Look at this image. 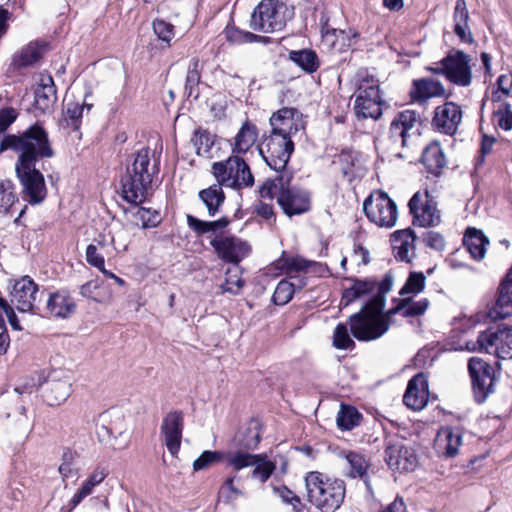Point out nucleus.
<instances>
[{
  "instance_id": "nucleus-40",
  "label": "nucleus",
  "mask_w": 512,
  "mask_h": 512,
  "mask_svg": "<svg viewBox=\"0 0 512 512\" xmlns=\"http://www.w3.org/2000/svg\"><path fill=\"white\" fill-rule=\"evenodd\" d=\"M222 186L217 182L199 192V197L206 205L210 216H214L218 212L219 207L224 203L225 195Z\"/></svg>"
},
{
  "instance_id": "nucleus-33",
  "label": "nucleus",
  "mask_w": 512,
  "mask_h": 512,
  "mask_svg": "<svg viewBox=\"0 0 512 512\" xmlns=\"http://www.w3.org/2000/svg\"><path fill=\"white\" fill-rule=\"evenodd\" d=\"M378 292L385 294V291L377 283L372 281H356L343 292L340 305L346 307L356 299L365 296H370L369 299H371Z\"/></svg>"
},
{
  "instance_id": "nucleus-44",
  "label": "nucleus",
  "mask_w": 512,
  "mask_h": 512,
  "mask_svg": "<svg viewBox=\"0 0 512 512\" xmlns=\"http://www.w3.org/2000/svg\"><path fill=\"white\" fill-rule=\"evenodd\" d=\"M332 344L339 350H352L355 347V342L351 338L346 324H338L333 332Z\"/></svg>"
},
{
  "instance_id": "nucleus-63",
  "label": "nucleus",
  "mask_w": 512,
  "mask_h": 512,
  "mask_svg": "<svg viewBox=\"0 0 512 512\" xmlns=\"http://www.w3.org/2000/svg\"><path fill=\"white\" fill-rule=\"evenodd\" d=\"M423 241L428 247L438 251L443 250L445 247V240L438 232L429 231L425 233Z\"/></svg>"
},
{
  "instance_id": "nucleus-5",
  "label": "nucleus",
  "mask_w": 512,
  "mask_h": 512,
  "mask_svg": "<svg viewBox=\"0 0 512 512\" xmlns=\"http://www.w3.org/2000/svg\"><path fill=\"white\" fill-rule=\"evenodd\" d=\"M305 485L309 502L322 512H334L344 501L346 489L343 480L312 471L306 475Z\"/></svg>"
},
{
  "instance_id": "nucleus-41",
  "label": "nucleus",
  "mask_w": 512,
  "mask_h": 512,
  "mask_svg": "<svg viewBox=\"0 0 512 512\" xmlns=\"http://www.w3.org/2000/svg\"><path fill=\"white\" fill-rule=\"evenodd\" d=\"M103 289V282L95 279L83 284L80 288V294L97 303H107L112 299V294L110 291H103Z\"/></svg>"
},
{
  "instance_id": "nucleus-54",
  "label": "nucleus",
  "mask_w": 512,
  "mask_h": 512,
  "mask_svg": "<svg viewBox=\"0 0 512 512\" xmlns=\"http://www.w3.org/2000/svg\"><path fill=\"white\" fill-rule=\"evenodd\" d=\"M65 107V120L67 121V125L77 129L79 126V120L83 115L85 105L75 101L67 100Z\"/></svg>"
},
{
  "instance_id": "nucleus-27",
  "label": "nucleus",
  "mask_w": 512,
  "mask_h": 512,
  "mask_svg": "<svg viewBox=\"0 0 512 512\" xmlns=\"http://www.w3.org/2000/svg\"><path fill=\"white\" fill-rule=\"evenodd\" d=\"M415 235L410 229L395 231L391 235V244L395 257L404 262H410L415 254Z\"/></svg>"
},
{
  "instance_id": "nucleus-60",
  "label": "nucleus",
  "mask_w": 512,
  "mask_h": 512,
  "mask_svg": "<svg viewBox=\"0 0 512 512\" xmlns=\"http://www.w3.org/2000/svg\"><path fill=\"white\" fill-rule=\"evenodd\" d=\"M106 255L107 254L104 252L98 250L96 244H89L86 248V261L97 269H103Z\"/></svg>"
},
{
  "instance_id": "nucleus-29",
  "label": "nucleus",
  "mask_w": 512,
  "mask_h": 512,
  "mask_svg": "<svg viewBox=\"0 0 512 512\" xmlns=\"http://www.w3.org/2000/svg\"><path fill=\"white\" fill-rule=\"evenodd\" d=\"M339 456L345 461L348 467L346 476L351 478L359 477L363 479L367 488L370 490L371 486L367 480V472L370 467V463L366 457L354 451H342Z\"/></svg>"
},
{
  "instance_id": "nucleus-62",
  "label": "nucleus",
  "mask_w": 512,
  "mask_h": 512,
  "mask_svg": "<svg viewBox=\"0 0 512 512\" xmlns=\"http://www.w3.org/2000/svg\"><path fill=\"white\" fill-rule=\"evenodd\" d=\"M17 116V111L12 107H5L0 110V134L7 130Z\"/></svg>"
},
{
  "instance_id": "nucleus-52",
  "label": "nucleus",
  "mask_w": 512,
  "mask_h": 512,
  "mask_svg": "<svg viewBox=\"0 0 512 512\" xmlns=\"http://www.w3.org/2000/svg\"><path fill=\"white\" fill-rule=\"evenodd\" d=\"M293 294V284L289 280H281L275 288L272 299L276 305H285L292 299Z\"/></svg>"
},
{
  "instance_id": "nucleus-7",
  "label": "nucleus",
  "mask_w": 512,
  "mask_h": 512,
  "mask_svg": "<svg viewBox=\"0 0 512 512\" xmlns=\"http://www.w3.org/2000/svg\"><path fill=\"white\" fill-rule=\"evenodd\" d=\"M211 172L216 181L227 188L240 190L252 187L254 177L249 165L238 155H232L224 161L214 162Z\"/></svg>"
},
{
  "instance_id": "nucleus-8",
  "label": "nucleus",
  "mask_w": 512,
  "mask_h": 512,
  "mask_svg": "<svg viewBox=\"0 0 512 512\" xmlns=\"http://www.w3.org/2000/svg\"><path fill=\"white\" fill-rule=\"evenodd\" d=\"M427 69L460 87H468L472 83L471 57L461 50H451L435 66Z\"/></svg>"
},
{
  "instance_id": "nucleus-36",
  "label": "nucleus",
  "mask_w": 512,
  "mask_h": 512,
  "mask_svg": "<svg viewBox=\"0 0 512 512\" xmlns=\"http://www.w3.org/2000/svg\"><path fill=\"white\" fill-rule=\"evenodd\" d=\"M70 394L71 382L69 378H51L48 382V388L46 390L45 399L49 405H60L68 399Z\"/></svg>"
},
{
  "instance_id": "nucleus-57",
  "label": "nucleus",
  "mask_w": 512,
  "mask_h": 512,
  "mask_svg": "<svg viewBox=\"0 0 512 512\" xmlns=\"http://www.w3.org/2000/svg\"><path fill=\"white\" fill-rule=\"evenodd\" d=\"M224 34L226 39L231 43L253 42L260 38L251 32L241 31L236 27L229 25L226 27Z\"/></svg>"
},
{
  "instance_id": "nucleus-53",
  "label": "nucleus",
  "mask_w": 512,
  "mask_h": 512,
  "mask_svg": "<svg viewBox=\"0 0 512 512\" xmlns=\"http://www.w3.org/2000/svg\"><path fill=\"white\" fill-rule=\"evenodd\" d=\"M282 266L288 276L306 273L310 262L301 257H287L282 260Z\"/></svg>"
},
{
  "instance_id": "nucleus-38",
  "label": "nucleus",
  "mask_w": 512,
  "mask_h": 512,
  "mask_svg": "<svg viewBox=\"0 0 512 512\" xmlns=\"http://www.w3.org/2000/svg\"><path fill=\"white\" fill-rule=\"evenodd\" d=\"M489 244L487 237L474 228H469L464 236V245L470 255L476 259L481 260L486 253V246Z\"/></svg>"
},
{
  "instance_id": "nucleus-22",
  "label": "nucleus",
  "mask_w": 512,
  "mask_h": 512,
  "mask_svg": "<svg viewBox=\"0 0 512 512\" xmlns=\"http://www.w3.org/2000/svg\"><path fill=\"white\" fill-rule=\"evenodd\" d=\"M210 244L217 255L226 262L238 263L250 252V246L236 237L216 236Z\"/></svg>"
},
{
  "instance_id": "nucleus-39",
  "label": "nucleus",
  "mask_w": 512,
  "mask_h": 512,
  "mask_svg": "<svg viewBox=\"0 0 512 512\" xmlns=\"http://www.w3.org/2000/svg\"><path fill=\"white\" fill-rule=\"evenodd\" d=\"M429 306L426 298L413 301L410 297H403L399 304L388 311V315L400 314L403 317H416L425 313Z\"/></svg>"
},
{
  "instance_id": "nucleus-37",
  "label": "nucleus",
  "mask_w": 512,
  "mask_h": 512,
  "mask_svg": "<svg viewBox=\"0 0 512 512\" xmlns=\"http://www.w3.org/2000/svg\"><path fill=\"white\" fill-rule=\"evenodd\" d=\"M422 163L427 170L438 175L446 165L445 155L439 143H430L423 151Z\"/></svg>"
},
{
  "instance_id": "nucleus-34",
  "label": "nucleus",
  "mask_w": 512,
  "mask_h": 512,
  "mask_svg": "<svg viewBox=\"0 0 512 512\" xmlns=\"http://www.w3.org/2000/svg\"><path fill=\"white\" fill-rule=\"evenodd\" d=\"M57 100L54 80L51 76H42L35 91V104L43 112L50 110Z\"/></svg>"
},
{
  "instance_id": "nucleus-25",
  "label": "nucleus",
  "mask_w": 512,
  "mask_h": 512,
  "mask_svg": "<svg viewBox=\"0 0 512 512\" xmlns=\"http://www.w3.org/2000/svg\"><path fill=\"white\" fill-rule=\"evenodd\" d=\"M446 88L438 81L431 78L414 80L410 90L411 100L416 103H425L427 100L436 97H445Z\"/></svg>"
},
{
  "instance_id": "nucleus-20",
  "label": "nucleus",
  "mask_w": 512,
  "mask_h": 512,
  "mask_svg": "<svg viewBox=\"0 0 512 512\" xmlns=\"http://www.w3.org/2000/svg\"><path fill=\"white\" fill-rule=\"evenodd\" d=\"M461 120L462 111L460 106L454 102H446L435 108L431 125L441 133L453 135L456 133Z\"/></svg>"
},
{
  "instance_id": "nucleus-13",
  "label": "nucleus",
  "mask_w": 512,
  "mask_h": 512,
  "mask_svg": "<svg viewBox=\"0 0 512 512\" xmlns=\"http://www.w3.org/2000/svg\"><path fill=\"white\" fill-rule=\"evenodd\" d=\"M293 151V141L276 133H270L259 148L264 161L277 172H284Z\"/></svg>"
},
{
  "instance_id": "nucleus-21",
  "label": "nucleus",
  "mask_w": 512,
  "mask_h": 512,
  "mask_svg": "<svg viewBox=\"0 0 512 512\" xmlns=\"http://www.w3.org/2000/svg\"><path fill=\"white\" fill-rule=\"evenodd\" d=\"M38 286L29 277L15 281L10 292V301L19 312H32L37 300Z\"/></svg>"
},
{
  "instance_id": "nucleus-35",
  "label": "nucleus",
  "mask_w": 512,
  "mask_h": 512,
  "mask_svg": "<svg viewBox=\"0 0 512 512\" xmlns=\"http://www.w3.org/2000/svg\"><path fill=\"white\" fill-rule=\"evenodd\" d=\"M47 310L51 316L66 318L75 310V303L65 291L51 294L47 300Z\"/></svg>"
},
{
  "instance_id": "nucleus-9",
  "label": "nucleus",
  "mask_w": 512,
  "mask_h": 512,
  "mask_svg": "<svg viewBox=\"0 0 512 512\" xmlns=\"http://www.w3.org/2000/svg\"><path fill=\"white\" fill-rule=\"evenodd\" d=\"M465 348L471 352L494 354L500 359L512 358V327L483 331L476 341H468Z\"/></svg>"
},
{
  "instance_id": "nucleus-59",
  "label": "nucleus",
  "mask_w": 512,
  "mask_h": 512,
  "mask_svg": "<svg viewBox=\"0 0 512 512\" xmlns=\"http://www.w3.org/2000/svg\"><path fill=\"white\" fill-rule=\"evenodd\" d=\"M153 30L159 39L165 42H170L174 37V26L162 19L154 20Z\"/></svg>"
},
{
  "instance_id": "nucleus-47",
  "label": "nucleus",
  "mask_w": 512,
  "mask_h": 512,
  "mask_svg": "<svg viewBox=\"0 0 512 512\" xmlns=\"http://www.w3.org/2000/svg\"><path fill=\"white\" fill-rule=\"evenodd\" d=\"M16 201L14 187L11 181H0V216L6 214Z\"/></svg>"
},
{
  "instance_id": "nucleus-11",
  "label": "nucleus",
  "mask_w": 512,
  "mask_h": 512,
  "mask_svg": "<svg viewBox=\"0 0 512 512\" xmlns=\"http://www.w3.org/2000/svg\"><path fill=\"white\" fill-rule=\"evenodd\" d=\"M363 209L368 219L379 227L392 228L397 222V205L384 191L371 193L364 201Z\"/></svg>"
},
{
  "instance_id": "nucleus-24",
  "label": "nucleus",
  "mask_w": 512,
  "mask_h": 512,
  "mask_svg": "<svg viewBox=\"0 0 512 512\" xmlns=\"http://www.w3.org/2000/svg\"><path fill=\"white\" fill-rule=\"evenodd\" d=\"M428 399V380L424 374H417L408 382L403 402L408 408L420 411L427 405Z\"/></svg>"
},
{
  "instance_id": "nucleus-30",
  "label": "nucleus",
  "mask_w": 512,
  "mask_h": 512,
  "mask_svg": "<svg viewBox=\"0 0 512 512\" xmlns=\"http://www.w3.org/2000/svg\"><path fill=\"white\" fill-rule=\"evenodd\" d=\"M258 138V129L255 124L245 121L231 144L232 153L240 155L247 153L256 143Z\"/></svg>"
},
{
  "instance_id": "nucleus-32",
  "label": "nucleus",
  "mask_w": 512,
  "mask_h": 512,
  "mask_svg": "<svg viewBox=\"0 0 512 512\" xmlns=\"http://www.w3.org/2000/svg\"><path fill=\"white\" fill-rule=\"evenodd\" d=\"M108 475V471L103 467H96L84 480L80 488L75 492L70 500L71 509L76 508L86 497L94 492V489L100 485Z\"/></svg>"
},
{
  "instance_id": "nucleus-14",
  "label": "nucleus",
  "mask_w": 512,
  "mask_h": 512,
  "mask_svg": "<svg viewBox=\"0 0 512 512\" xmlns=\"http://www.w3.org/2000/svg\"><path fill=\"white\" fill-rule=\"evenodd\" d=\"M225 460L235 471L253 467L252 478L265 482L273 473L275 465L264 454H251L245 451L225 453Z\"/></svg>"
},
{
  "instance_id": "nucleus-48",
  "label": "nucleus",
  "mask_w": 512,
  "mask_h": 512,
  "mask_svg": "<svg viewBox=\"0 0 512 512\" xmlns=\"http://www.w3.org/2000/svg\"><path fill=\"white\" fill-rule=\"evenodd\" d=\"M187 221L189 226L197 231L198 233H206L210 231H216L222 229L228 225V220L226 218H221L216 221L206 222L199 220L193 216H188Z\"/></svg>"
},
{
  "instance_id": "nucleus-6",
  "label": "nucleus",
  "mask_w": 512,
  "mask_h": 512,
  "mask_svg": "<svg viewBox=\"0 0 512 512\" xmlns=\"http://www.w3.org/2000/svg\"><path fill=\"white\" fill-rule=\"evenodd\" d=\"M292 11L281 0H262L254 9L250 27L258 32L273 33L281 31Z\"/></svg>"
},
{
  "instance_id": "nucleus-1",
  "label": "nucleus",
  "mask_w": 512,
  "mask_h": 512,
  "mask_svg": "<svg viewBox=\"0 0 512 512\" xmlns=\"http://www.w3.org/2000/svg\"><path fill=\"white\" fill-rule=\"evenodd\" d=\"M9 149L18 153L15 171L23 198L30 204L42 203L47 196V187L43 174L35 165L38 158L53 156L46 132L41 126L34 125L22 135H6L1 140L0 152Z\"/></svg>"
},
{
  "instance_id": "nucleus-26",
  "label": "nucleus",
  "mask_w": 512,
  "mask_h": 512,
  "mask_svg": "<svg viewBox=\"0 0 512 512\" xmlns=\"http://www.w3.org/2000/svg\"><path fill=\"white\" fill-rule=\"evenodd\" d=\"M488 315L493 320L504 319L512 315V268L502 281L498 299L489 310Z\"/></svg>"
},
{
  "instance_id": "nucleus-58",
  "label": "nucleus",
  "mask_w": 512,
  "mask_h": 512,
  "mask_svg": "<svg viewBox=\"0 0 512 512\" xmlns=\"http://www.w3.org/2000/svg\"><path fill=\"white\" fill-rule=\"evenodd\" d=\"M74 460L75 456L71 451L63 453L61 463L58 467V472L63 482L77 474V470L74 467Z\"/></svg>"
},
{
  "instance_id": "nucleus-3",
  "label": "nucleus",
  "mask_w": 512,
  "mask_h": 512,
  "mask_svg": "<svg viewBox=\"0 0 512 512\" xmlns=\"http://www.w3.org/2000/svg\"><path fill=\"white\" fill-rule=\"evenodd\" d=\"M384 303V293L378 292L367 300L361 311L349 317L351 332L357 340H376L388 331V317L391 315L382 314Z\"/></svg>"
},
{
  "instance_id": "nucleus-46",
  "label": "nucleus",
  "mask_w": 512,
  "mask_h": 512,
  "mask_svg": "<svg viewBox=\"0 0 512 512\" xmlns=\"http://www.w3.org/2000/svg\"><path fill=\"white\" fill-rule=\"evenodd\" d=\"M223 460H225V452L206 450L196 460H194L193 470H204L222 462Z\"/></svg>"
},
{
  "instance_id": "nucleus-50",
  "label": "nucleus",
  "mask_w": 512,
  "mask_h": 512,
  "mask_svg": "<svg viewBox=\"0 0 512 512\" xmlns=\"http://www.w3.org/2000/svg\"><path fill=\"white\" fill-rule=\"evenodd\" d=\"M134 217L137 225H140L143 229L155 227L160 222L158 212L143 207L137 209Z\"/></svg>"
},
{
  "instance_id": "nucleus-43",
  "label": "nucleus",
  "mask_w": 512,
  "mask_h": 512,
  "mask_svg": "<svg viewBox=\"0 0 512 512\" xmlns=\"http://www.w3.org/2000/svg\"><path fill=\"white\" fill-rule=\"evenodd\" d=\"M361 418L362 416L356 408L341 405L336 421L339 428L343 430H351L360 424Z\"/></svg>"
},
{
  "instance_id": "nucleus-15",
  "label": "nucleus",
  "mask_w": 512,
  "mask_h": 512,
  "mask_svg": "<svg viewBox=\"0 0 512 512\" xmlns=\"http://www.w3.org/2000/svg\"><path fill=\"white\" fill-rule=\"evenodd\" d=\"M475 399L483 402L494 390V369L478 357H472L468 363Z\"/></svg>"
},
{
  "instance_id": "nucleus-16",
  "label": "nucleus",
  "mask_w": 512,
  "mask_h": 512,
  "mask_svg": "<svg viewBox=\"0 0 512 512\" xmlns=\"http://www.w3.org/2000/svg\"><path fill=\"white\" fill-rule=\"evenodd\" d=\"M410 213L413 215V224L420 227L437 226L441 221L440 211L436 203L429 198L427 191L417 192L410 199Z\"/></svg>"
},
{
  "instance_id": "nucleus-42",
  "label": "nucleus",
  "mask_w": 512,
  "mask_h": 512,
  "mask_svg": "<svg viewBox=\"0 0 512 512\" xmlns=\"http://www.w3.org/2000/svg\"><path fill=\"white\" fill-rule=\"evenodd\" d=\"M289 58L307 73H313L319 67L318 57L312 50L291 51Z\"/></svg>"
},
{
  "instance_id": "nucleus-28",
  "label": "nucleus",
  "mask_w": 512,
  "mask_h": 512,
  "mask_svg": "<svg viewBox=\"0 0 512 512\" xmlns=\"http://www.w3.org/2000/svg\"><path fill=\"white\" fill-rule=\"evenodd\" d=\"M359 39V33L353 29L327 30L323 35V42L335 52H345L355 46Z\"/></svg>"
},
{
  "instance_id": "nucleus-55",
  "label": "nucleus",
  "mask_w": 512,
  "mask_h": 512,
  "mask_svg": "<svg viewBox=\"0 0 512 512\" xmlns=\"http://www.w3.org/2000/svg\"><path fill=\"white\" fill-rule=\"evenodd\" d=\"M41 56L40 49L36 44L30 43L24 47L16 59L19 67H25L35 63Z\"/></svg>"
},
{
  "instance_id": "nucleus-31",
  "label": "nucleus",
  "mask_w": 512,
  "mask_h": 512,
  "mask_svg": "<svg viewBox=\"0 0 512 512\" xmlns=\"http://www.w3.org/2000/svg\"><path fill=\"white\" fill-rule=\"evenodd\" d=\"M454 33L463 43H473L474 38L469 27V11L465 0H457L453 12Z\"/></svg>"
},
{
  "instance_id": "nucleus-49",
  "label": "nucleus",
  "mask_w": 512,
  "mask_h": 512,
  "mask_svg": "<svg viewBox=\"0 0 512 512\" xmlns=\"http://www.w3.org/2000/svg\"><path fill=\"white\" fill-rule=\"evenodd\" d=\"M244 285L238 267L229 268L226 272L225 283L221 285L222 293L237 294Z\"/></svg>"
},
{
  "instance_id": "nucleus-61",
  "label": "nucleus",
  "mask_w": 512,
  "mask_h": 512,
  "mask_svg": "<svg viewBox=\"0 0 512 512\" xmlns=\"http://www.w3.org/2000/svg\"><path fill=\"white\" fill-rule=\"evenodd\" d=\"M200 81V64L199 61L194 59L188 68L186 76V89L192 90L193 87L197 86Z\"/></svg>"
},
{
  "instance_id": "nucleus-45",
  "label": "nucleus",
  "mask_w": 512,
  "mask_h": 512,
  "mask_svg": "<svg viewBox=\"0 0 512 512\" xmlns=\"http://www.w3.org/2000/svg\"><path fill=\"white\" fill-rule=\"evenodd\" d=\"M426 277L422 272H412L407 278L406 283L400 290V295H417L421 293L425 287Z\"/></svg>"
},
{
  "instance_id": "nucleus-23",
  "label": "nucleus",
  "mask_w": 512,
  "mask_h": 512,
  "mask_svg": "<svg viewBox=\"0 0 512 512\" xmlns=\"http://www.w3.org/2000/svg\"><path fill=\"white\" fill-rule=\"evenodd\" d=\"M463 443L460 428L445 426L439 429L434 440V448L439 456L454 457Z\"/></svg>"
},
{
  "instance_id": "nucleus-12",
  "label": "nucleus",
  "mask_w": 512,
  "mask_h": 512,
  "mask_svg": "<svg viewBox=\"0 0 512 512\" xmlns=\"http://www.w3.org/2000/svg\"><path fill=\"white\" fill-rule=\"evenodd\" d=\"M421 120L414 110L398 113L391 122L389 138L398 147L412 145L420 136Z\"/></svg>"
},
{
  "instance_id": "nucleus-2",
  "label": "nucleus",
  "mask_w": 512,
  "mask_h": 512,
  "mask_svg": "<svg viewBox=\"0 0 512 512\" xmlns=\"http://www.w3.org/2000/svg\"><path fill=\"white\" fill-rule=\"evenodd\" d=\"M158 171L159 162L155 152L149 148L139 150L121 180L124 198L131 203H142L146 198L153 176Z\"/></svg>"
},
{
  "instance_id": "nucleus-17",
  "label": "nucleus",
  "mask_w": 512,
  "mask_h": 512,
  "mask_svg": "<svg viewBox=\"0 0 512 512\" xmlns=\"http://www.w3.org/2000/svg\"><path fill=\"white\" fill-rule=\"evenodd\" d=\"M269 122L271 133H276L290 140L305 127L302 114L294 108L287 107L273 113Z\"/></svg>"
},
{
  "instance_id": "nucleus-64",
  "label": "nucleus",
  "mask_w": 512,
  "mask_h": 512,
  "mask_svg": "<svg viewBox=\"0 0 512 512\" xmlns=\"http://www.w3.org/2000/svg\"><path fill=\"white\" fill-rule=\"evenodd\" d=\"M274 493L283 502L292 505L295 510L300 505V498L286 487L274 488Z\"/></svg>"
},
{
  "instance_id": "nucleus-18",
  "label": "nucleus",
  "mask_w": 512,
  "mask_h": 512,
  "mask_svg": "<svg viewBox=\"0 0 512 512\" xmlns=\"http://www.w3.org/2000/svg\"><path fill=\"white\" fill-rule=\"evenodd\" d=\"M385 460L392 470L399 472L413 471L418 463L413 449L400 439L389 441L385 450Z\"/></svg>"
},
{
  "instance_id": "nucleus-56",
  "label": "nucleus",
  "mask_w": 512,
  "mask_h": 512,
  "mask_svg": "<svg viewBox=\"0 0 512 512\" xmlns=\"http://www.w3.org/2000/svg\"><path fill=\"white\" fill-rule=\"evenodd\" d=\"M497 125L505 131L512 129V110L507 103H501L494 111Z\"/></svg>"
},
{
  "instance_id": "nucleus-10",
  "label": "nucleus",
  "mask_w": 512,
  "mask_h": 512,
  "mask_svg": "<svg viewBox=\"0 0 512 512\" xmlns=\"http://www.w3.org/2000/svg\"><path fill=\"white\" fill-rule=\"evenodd\" d=\"M355 114L362 119H378L382 115L379 81L373 76L363 77L358 85L354 102Z\"/></svg>"
},
{
  "instance_id": "nucleus-19",
  "label": "nucleus",
  "mask_w": 512,
  "mask_h": 512,
  "mask_svg": "<svg viewBox=\"0 0 512 512\" xmlns=\"http://www.w3.org/2000/svg\"><path fill=\"white\" fill-rule=\"evenodd\" d=\"M184 417L182 412L171 411L162 419L160 433L167 450L176 456L181 447Z\"/></svg>"
},
{
  "instance_id": "nucleus-51",
  "label": "nucleus",
  "mask_w": 512,
  "mask_h": 512,
  "mask_svg": "<svg viewBox=\"0 0 512 512\" xmlns=\"http://www.w3.org/2000/svg\"><path fill=\"white\" fill-rule=\"evenodd\" d=\"M196 153L202 157H209L214 140L207 131H196L194 135Z\"/></svg>"
},
{
  "instance_id": "nucleus-4",
  "label": "nucleus",
  "mask_w": 512,
  "mask_h": 512,
  "mask_svg": "<svg viewBox=\"0 0 512 512\" xmlns=\"http://www.w3.org/2000/svg\"><path fill=\"white\" fill-rule=\"evenodd\" d=\"M291 173L281 172L273 180H267L260 188L262 198L276 199L277 203L288 216L298 215L310 209V195L307 191L291 187Z\"/></svg>"
}]
</instances>
